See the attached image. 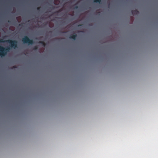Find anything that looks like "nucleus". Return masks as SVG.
I'll use <instances>...</instances> for the list:
<instances>
[{
    "label": "nucleus",
    "mask_w": 158,
    "mask_h": 158,
    "mask_svg": "<svg viewBox=\"0 0 158 158\" xmlns=\"http://www.w3.org/2000/svg\"><path fill=\"white\" fill-rule=\"evenodd\" d=\"M132 14L133 15H137L139 13V11L137 10H132L131 11Z\"/></svg>",
    "instance_id": "nucleus-4"
},
{
    "label": "nucleus",
    "mask_w": 158,
    "mask_h": 158,
    "mask_svg": "<svg viewBox=\"0 0 158 158\" xmlns=\"http://www.w3.org/2000/svg\"><path fill=\"white\" fill-rule=\"evenodd\" d=\"M0 42H7L10 44V46L11 48L15 49L18 48L17 44L18 42L16 40H4L3 39L0 40Z\"/></svg>",
    "instance_id": "nucleus-1"
},
{
    "label": "nucleus",
    "mask_w": 158,
    "mask_h": 158,
    "mask_svg": "<svg viewBox=\"0 0 158 158\" xmlns=\"http://www.w3.org/2000/svg\"><path fill=\"white\" fill-rule=\"evenodd\" d=\"M94 2H98L99 3H100L101 0H94Z\"/></svg>",
    "instance_id": "nucleus-7"
},
{
    "label": "nucleus",
    "mask_w": 158,
    "mask_h": 158,
    "mask_svg": "<svg viewBox=\"0 0 158 158\" xmlns=\"http://www.w3.org/2000/svg\"><path fill=\"white\" fill-rule=\"evenodd\" d=\"M78 8V7L77 6H76L75 7V9H77V8Z\"/></svg>",
    "instance_id": "nucleus-10"
},
{
    "label": "nucleus",
    "mask_w": 158,
    "mask_h": 158,
    "mask_svg": "<svg viewBox=\"0 0 158 158\" xmlns=\"http://www.w3.org/2000/svg\"><path fill=\"white\" fill-rule=\"evenodd\" d=\"M39 43L42 44L44 47L45 46V43L43 41H40L39 42Z\"/></svg>",
    "instance_id": "nucleus-6"
},
{
    "label": "nucleus",
    "mask_w": 158,
    "mask_h": 158,
    "mask_svg": "<svg viewBox=\"0 0 158 158\" xmlns=\"http://www.w3.org/2000/svg\"><path fill=\"white\" fill-rule=\"evenodd\" d=\"M81 26V25H80H80H78V26L79 27V26Z\"/></svg>",
    "instance_id": "nucleus-12"
},
{
    "label": "nucleus",
    "mask_w": 158,
    "mask_h": 158,
    "mask_svg": "<svg viewBox=\"0 0 158 158\" xmlns=\"http://www.w3.org/2000/svg\"><path fill=\"white\" fill-rule=\"evenodd\" d=\"M54 7H52V9H53V8H54Z\"/></svg>",
    "instance_id": "nucleus-15"
},
{
    "label": "nucleus",
    "mask_w": 158,
    "mask_h": 158,
    "mask_svg": "<svg viewBox=\"0 0 158 158\" xmlns=\"http://www.w3.org/2000/svg\"><path fill=\"white\" fill-rule=\"evenodd\" d=\"M22 41L23 43H28L29 44H32L34 41L30 39L28 37L25 36L22 39Z\"/></svg>",
    "instance_id": "nucleus-3"
},
{
    "label": "nucleus",
    "mask_w": 158,
    "mask_h": 158,
    "mask_svg": "<svg viewBox=\"0 0 158 158\" xmlns=\"http://www.w3.org/2000/svg\"><path fill=\"white\" fill-rule=\"evenodd\" d=\"M16 68V67L15 66H13L12 68V69H14V68Z\"/></svg>",
    "instance_id": "nucleus-9"
},
{
    "label": "nucleus",
    "mask_w": 158,
    "mask_h": 158,
    "mask_svg": "<svg viewBox=\"0 0 158 158\" xmlns=\"http://www.w3.org/2000/svg\"><path fill=\"white\" fill-rule=\"evenodd\" d=\"M40 9V7H37V10H39Z\"/></svg>",
    "instance_id": "nucleus-11"
},
{
    "label": "nucleus",
    "mask_w": 158,
    "mask_h": 158,
    "mask_svg": "<svg viewBox=\"0 0 158 158\" xmlns=\"http://www.w3.org/2000/svg\"><path fill=\"white\" fill-rule=\"evenodd\" d=\"M77 35L76 34H74L70 36L69 37V38L70 39H72L74 40H75L76 39V38L77 37Z\"/></svg>",
    "instance_id": "nucleus-5"
},
{
    "label": "nucleus",
    "mask_w": 158,
    "mask_h": 158,
    "mask_svg": "<svg viewBox=\"0 0 158 158\" xmlns=\"http://www.w3.org/2000/svg\"><path fill=\"white\" fill-rule=\"evenodd\" d=\"M8 22L9 23L10 22V21H9H9H8Z\"/></svg>",
    "instance_id": "nucleus-14"
},
{
    "label": "nucleus",
    "mask_w": 158,
    "mask_h": 158,
    "mask_svg": "<svg viewBox=\"0 0 158 158\" xmlns=\"http://www.w3.org/2000/svg\"><path fill=\"white\" fill-rule=\"evenodd\" d=\"M10 48L9 47L5 48L3 47L0 46V56L1 57L5 56L8 52H9Z\"/></svg>",
    "instance_id": "nucleus-2"
},
{
    "label": "nucleus",
    "mask_w": 158,
    "mask_h": 158,
    "mask_svg": "<svg viewBox=\"0 0 158 158\" xmlns=\"http://www.w3.org/2000/svg\"><path fill=\"white\" fill-rule=\"evenodd\" d=\"M65 32H64V31H63V32H62V33H65Z\"/></svg>",
    "instance_id": "nucleus-13"
},
{
    "label": "nucleus",
    "mask_w": 158,
    "mask_h": 158,
    "mask_svg": "<svg viewBox=\"0 0 158 158\" xmlns=\"http://www.w3.org/2000/svg\"><path fill=\"white\" fill-rule=\"evenodd\" d=\"M38 47L37 46H35L34 47V48H33V50H36L38 49Z\"/></svg>",
    "instance_id": "nucleus-8"
}]
</instances>
